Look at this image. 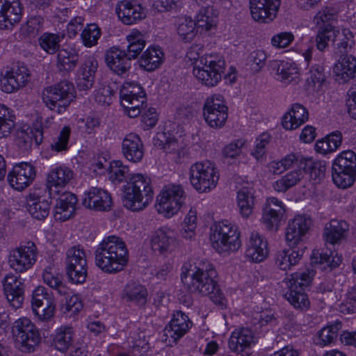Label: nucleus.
<instances>
[{"label": "nucleus", "instance_id": "obj_38", "mask_svg": "<svg viewBox=\"0 0 356 356\" xmlns=\"http://www.w3.org/2000/svg\"><path fill=\"white\" fill-rule=\"evenodd\" d=\"M218 13L212 6L202 7L197 13L195 23L197 28L205 31L215 28L218 22Z\"/></svg>", "mask_w": 356, "mask_h": 356}, {"label": "nucleus", "instance_id": "obj_24", "mask_svg": "<svg viewBox=\"0 0 356 356\" xmlns=\"http://www.w3.org/2000/svg\"><path fill=\"white\" fill-rule=\"evenodd\" d=\"M177 233L168 227L156 229L151 238L152 248L160 253L170 252L177 245Z\"/></svg>", "mask_w": 356, "mask_h": 356}, {"label": "nucleus", "instance_id": "obj_5", "mask_svg": "<svg viewBox=\"0 0 356 356\" xmlns=\"http://www.w3.org/2000/svg\"><path fill=\"white\" fill-rule=\"evenodd\" d=\"M240 236L238 227L227 220L216 222L210 229L211 246L219 254L237 251L241 246Z\"/></svg>", "mask_w": 356, "mask_h": 356}, {"label": "nucleus", "instance_id": "obj_46", "mask_svg": "<svg viewBox=\"0 0 356 356\" xmlns=\"http://www.w3.org/2000/svg\"><path fill=\"white\" fill-rule=\"evenodd\" d=\"M44 19L39 15L31 16L21 25L20 34L26 38H34L43 29Z\"/></svg>", "mask_w": 356, "mask_h": 356}, {"label": "nucleus", "instance_id": "obj_22", "mask_svg": "<svg viewBox=\"0 0 356 356\" xmlns=\"http://www.w3.org/2000/svg\"><path fill=\"white\" fill-rule=\"evenodd\" d=\"M193 322L189 317L181 310L174 312L170 323L165 328V334L174 342L183 337L192 327Z\"/></svg>", "mask_w": 356, "mask_h": 356}, {"label": "nucleus", "instance_id": "obj_63", "mask_svg": "<svg viewBox=\"0 0 356 356\" xmlns=\"http://www.w3.org/2000/svg\"><path fill=\"white\" fill-rule=\"evenodd\" d=\"M297 68H271L270 74L277 81L289 84L298 77Z\"/></svg>", "mask_w": 356, "mask_h": 356}, {"label": "nucleus", "instance_id": "obj_39", "mask_svg": "<svg viewBox=\"0 0 356 356\" xmlns=\"http://www.w3.org/2000/svg\"><path fill=\"white\" fill-rule=\"evenodd\" d=\"M177 32L184 42H191L197 33L195 21L191 17L181 16L176 21Z\"/></svg>", "mask_w": 356, "mask_h": 356}, {"label": "nucleus", "instance_id": "obj_12", "mask_svg": "<svg viewBox=\"0 0 356 356\" xmlns=\"http://www.w3.org/2000/svg\"><path fill=\"white\" fill-rule=\"evenodd\" d=\"M38 248L29 241L11 250L8 255L10 267L17 273H24L31 268L37 261Z\"/></svg>", "mask_w": 356, "mask_h": 356}, {"label": "nucleus", "instance_id": "obj_42", "mask_svg": "<svg viewBox=\"0 0 356 356\" xmlns=\"http://www.w3.org/2000/svg\"><path fill=\"white\" fill-rule=\"evenodd\" d=\"M15 117L6 105L0 104V138L8 137L15 127Z\"/></svg>", "mask_w": 356, "mask_h": 356}, {"label": "nucleus", "instance_id": "obj_44", "mask_svg": "<svg viewBox=\"0 0 356 356\" xmlns=\"http://www.w3.org/2000/svg\"><path fill=\"white\" fill-rule=\"evenodd\" d=\"M193 75L202 84L213 87L221 80V74L216 68H193Z\"/></svg>", "mask_w": 356, "mask_h": 356}, {"label": "nucleus", "instance_id": "obj_33", "mask_svg": "<svg viewBox=\"0 0 356 356\" xmlns=\"http://www.w3.org/2000/svg\"><path fill=\"white\" fill-rule=\"evenodd\" d=\"M26 208L33 218L44 220L49 214L51 204L45 197L30 193L26 199Z\"/></svg>", "mask_w": 356, "mask_h": 356}, {"label": "nucleus", "instance_id": "obj_43", "mask_svg": "<svg viewBox=\"0 0 356 356\" xmlns=\"http://www.w3.org/2000/svg\"><path fill=\"white\" fill-rule=\"evenodd\" d=\"M332 177L334 184L339 188H347L353 185L356 180V172L347 171L332 164Z\"/></svg>", "mask_w": 356, "mask_h": 356}, {"label": "nucleus", "instance_id": "obj_61", "mask_svg": "<svg viewBox=\"0 0 356 356\" xmlns=\"http://www.w3.org/2000/svg\"><path fill=\"white\" fill-rule=\"evenodd\" d=\"M100 35V29L95 24H88L81 34L84 45L88 47L95 45Z\"/></svg>", "mask_w": 356, "mask_h": 356}, {"label": "nucleus", "instance_id": "obj_51", "mask_svg": "<svg viewBox=\"0 0 356 356\" xmlns=\"http://www.w3.org/2000/svg\"><path fill=\"white\" fill-rule=\"evenodd\" d=\"M66 267L76 268L87 264L86 252L81 245L73 246L66 253Z\"/></svg>", "mask_w": 356, "mask_h": 356}, {"label": "nucleus", "instance_id": "obj_11", "mask_svg": "<svg viewBox=\"0 0 356 356\" xmlns=\"http://www.w3.org/2000/svg\"><path fill=\"white\" fill-rule=\"evenodd\" d=\"M121 105L130 118L138 116L147 106L146 93L136 83H125L120 90Z\"/></svg>", "mask_w": 356, "mask_h": 356}, {"label": "nucleus", "instance_id": "obj_52", "mask_svg": "<svg viewBox=\"0 0 356 356\" xmlns=\"http://www.w3.org/2000/svg\"><path fill=\"white\" fill-rule=\"evenodd\" d=\"M96 68H79L76 73L75 81L78 88L81 90H87L94 84Z\"/></svg>", "mask_w": 356, "mask_h": 356}, {"label": "nucleus", "instance_id": "obj_49", "mask_svg": "<svg viewBox=\"0 0 356 356\" xmlns=\"http://www.w3.org/2000/svg\"><path fill=\"white\" fill-rule=\"evenodd\" d=\"M164 53L159 46L149 47L142 54L140 58V67H146L149 65L157 67L163 63Z\"/></svg>", "mask_w": 356, "mask_h": 356}, {"label": "nucleus", "instance_id": "obj_14", "mask_svg": "<svg viewBox=\"0 0 356 356\" xmlns=\"http://www.w3.org/2000/svg\"><path fill=\"white\" fill-rule=\"evenodd\" d=\"M312 220L306 214L296 216L289 220L286 229V240L289 247L305 245L304 241L312 227Z\"/></svg>", "mask_w": 356, "mask_h": 356}, {"label": "nucleus", "instance_id": "obj_37", "mask_svg": "<svg viewBox=\"0 0 356 356\" xmlns=\"http://www.w3.org/2000/svg\"><path fill=\"white\" fill-rule=\"evenodd\" d=\"M147 297V289L137 282L128 283L123 289L122 298L139 306H143L146 303Z\"/></svg>", "mask_w": 356, "mask_h": 356}, {"label": "nucleus", "instance_id": "obj_6", "mask_svg": "<svg viewBox=\"0 0 356 356\" xmlns=\"http://www.w3.org/2000/svg\"><path fill=\"white\" fill-rule=\"evenodd\" d=\"M189 175L191 185L199 193H209L214 189L220 177L215 163L209 160L197 161L191 165Z\"/></svg>", "mask_w": 356, "mask_h": 356}, {"label": "nucleus", "instance_id": "obj_48", "mask_svg": "<svg viewBox=\"0 0 356 356\" xmlns=\"http://www.w3.org/2000/svg\"><path fill=\"white\" fill-rule=\"evenodd\" d=\"M63 38L62 34L44 33L38 38V44L47 54H54L59 49Z\"/></svg>", "mask_w": 356, "mask_h": 356}, {"label": "nucleus", "instance_id": "obj_60", "mask_svg": "<svg viewBox=\"0 0 356 356\" xmlns=\"http://www.w3.org/2000/svg\"><path fill=\"white\" fill-rule=\"evenodd\" d=\"M114 95V89L102 84L94 91V99L100 106H109L113 101Z\"/></svg>", "mask_w": 356, "mask_h": 356}, {"label": "nucleus", "instance_id": "obj_13", "mask_svg": "<svg viewBox=\"0 0 356 356\" xmlns=\"http://www.w3.org/2000/svg\"><path fill=\"white\" fill-rule=\"evenodd\" d=\"M203 115L210 127H222L228 117L227 107L223 97L220 95H213L208 97L204 104Z\"/></svg>", "mask_w": 356, "mask_h": 356}, {"label": "nucleus", "instance_id": "obj_34", "mask_svg": "<svg viewBox=\"0 0 356 356\" xmlns=\"http://www.w3.org/2000/svg\"><path fill=\"white\" fill-rule=\"evenodd\" d=\"M309 118L307 110L300 104H294L282 118V126L286 130H293L304 124Z\"/></svg>", "mask_w": 356, "mask_h": 356}, {"label": "nucleus", "instance_id": "obj_36", "mask_svg": "<svg viewBox=\"0 0 356 356\" xmlns=\"http://www.w3.org/2000/svg\"><path fill=\"white\" fill-rule=\"evenodd\" d=\"M75 333L72 327L62 325L57 328L53 337V346L58 351L65 353L72 345Z\"/></svg>", "mask_w": 356, "mask_h": 356}, {"label": "nucleus", "instance_id": "obj_41", "mask_svg": "<svg viewBox=\"0 0 356 356\" xmlns=\"http://www.w3.org/2000/svg\"><path fill=\"white\" fill-rule=\"evenodd\" d=\"M302 177L303 171L300 169L298 170L291 171L275 181L273 184V187L277 192L285 193L289 188L296 186Z\"/></svg>", "mask_w": 356, "mask_h": 356}, {"label": "nucleus", "instance_id": "obj_9", "mask_svg": "<svg viewBox=\"0 0 356 356\" xmlns=\"http://www.w3.org/2000/svg\"><path fill=\"white\" fill-rule=\"evenodd\" d=\"M185 199V191L181 185H165L156 197V210L165 217L170 218L179 212Z\"/></svg>", "mask_w": 356, "mask_h": 356}, {"label": "nucleus", "instance_id": "obj_29", "mask_svg": "<svg viewBox=\"0 0 356 356\" xmlns=\"http://www.w3.org/2000/svg\"><path fill=\"white\" fill-rule=\"evenodd\" d=\"M77 198L70 192L62 193L56 201L54 216L56 221L63 222L69 220L74 213Z\"/></svg>", "mask_w": 356, "mask_h": 356}, {"label": "nucleus", "instance_id": "obj_23", "mask_svg": "<svg viewBox=\"0 0 356 356\" xmlns=\"http://www.w3.org/2000/svg\"><path fill=\"white\" fill-rule=\"evenodd\" d=\"M3 291L8 302L15 309L22 307L24 298V284L17 276L9 274L3 280Z\"/></svg>", "mask_w": 356, "mask_h": 356}, {"label": "nucleus", "instance_id": "obj_19", "mask_svg": "<svg viewBox=\"0 0 356 356\" xmlns=\"http://www.w3.org/2000/svg\"><path fill=\"white\" fill-rule=\"evenodd\" d=\"M112 203L110 193L98 187H91L86 191L82 198V204L84 207L98 211L110 210Z\"/></svg>", "mask_w": 356, "mask_h": 356}, {"label": "nucleus", "instance_id": "obj_32", "mask_svg": "<svg viewBox=\"0 0 356 356\" xmlns=\"http://www.w3.org/2000/svg\"><path fill=\"white\" fill-rule=\"evenodd\" d=\"M349 232V224L342 220L333 219L327 224L323 236L326 243L334 245L346 238Z\"/></svg>", "mask_w": 356, "mask_h": 356}, {"label": "nucleus", "instance_id": "obj_28", "mask_svg": "<svg viewBox=\"0 0 356 356\" xmlns=\"http://www.w3.org/2000/svg\"><path fill=\"white\" fill-rule=\"evenodd\" d=\"M289 250H281L275 256V265L282 270H289L301 260L305 245L289 247Z\"/></svg>", "mask_w": 356, "mask_h": 356}, {"label": "nucleus", "instance_id": "obj_56", "mask_svg": "<svg viewBox=\"0 0 356 356\" xmlns=\"http://www.w3.org/2000/svg\"><path fill=\"white\" fill-rule=\"evenodd\" d=\"M283 216L280 209L276 211L268 207H264L262 210L261 222L269 230H277Z\"/></svg>", "mask_w": 356, "mask_h": 356}, {"label": "nucleus", "instance_id": "obj_58", "mask_svg": "<svg viewBox=\"0 0 356 356\" xmlns=\"http://www.w3.org/2000/svg\"><path fill=\"white\" fill-rule=\"evenodd\" d=\"M337 18L334 9L332 8H323L314 17V23L319 28L332 26V23Z\"/></svg>", "mask_w": 356, "mask_h": 356}, {"label": "nucleus", "instance_id": "obj_10", "mask_svg": "<svg viewBox=\"0 0 356 356\" xmlns=\"http://www.w3.org/2000/svg\"><path fill=\"white\" fill-rule=\"evenodd\" d=\"M12 332L16 345L22 352H33L40 342L38 329L28 318L22 317L16 320Z\"/></svg>", "mask_w": 356, "mask_h": 356}, {"label": "nucleus", "instance_id": "obj_15", "mask_svg": "<svg viewBox=\"0 0 356 356\" xmlns=\"http://www.w3.org/2000/svg\"><path fill=\"white\" fill-rule=\"evenodd\" d=\"M32 309L38 318L43 321L51 320L55 313L56 303L53 295L44 286H38L33 292Z\"/></svg>", "mask_w": 356, "mask_h": 356}, {"label": "nucleus", "instance_id": "obj_16", "mask_svg": "<svg viewBox=\"0 0 356 356\" xmlns=\"http://www.w3.org/2000/svg\"><path fill=\"white\" fill-rule=\"evenodd\" d=\"M280 0H250V9L254 20L269 23L276 17Z\"/></svg>", "mask_w": 356, "mask_h": 356}, {"label": "nucleus", "instance_id": "obj_26", "mask_svg": "<svg viewBox=\"0 0 356 356\" xmlns=\"http://www.w3.org/2000/svg\"><path fill=\"white\" fill-rule=\"evenodd\" d=\"M115 12L119 19L127 25L135 24L146 16L141 6L130 0H122L118 2L115 7Z\"/></svg>", "mask_w": 356, "mask_h": 356}, {"label": "nucleus", "instance_id": "obj_40", "mask_svg": "<svg viewBox=\"0 0 356 356\" xmlns=\"http://www.w3.org/2000/svg\"><path fill=\"white\" fill-rule=\"evenodd\" d=\"M129 43L127 55L129 59H136L146 45L145 35L137 29H133L126 37Z\"/></svg>", "mask_w": 356, "mask_h": 356}, {"label": "nucleus", "instance_id": "obj_47", "mask_svg": "<svg viewBox=\"0 0 356 356\" xmlns=\"http://www.w3.org/2000/svg\"><path fill=\"white\" fill-rule=\"evenodd\" d=\"M341 328V323L340 321H336L333 324L323 327L319 331L315 343L321 346L331 344L337 339Z\"/></svg>", "mask_w": 356, "mask_h": 356}, {"label": "nucleus", "instance_id": "obj_18", "mask_svg": "<svg viewBox=\"0 0 356 356\" xmlns=\"http://www.w3.org/2000/svg\"><path fill=\"white\" fill-rule=\"evenodd\" d=\"M36 175L34 167L29 163L16 164L8 173V181L15 190L22 191L29 186Z\"/></svg>", "mask_w": 356, "mask_h": 356}, {"label": "nucleus", "instance_id": "obj_3", "mask_svg": "<svg viewBox=\"0 0 356 356\" xmlns=\"http://www.w3.org/2000/svg\"><path fill=\"white\" fill-rule=\"evenodd\" d=\"M123 191L124 206L134 211L145 209L154 197L150 178L141 173L131 175L123 186Z\"/></svg>", "mask_w": 356, "mask_h": 356}, {"label": "nucleus", "instance_id": "obj_7", "mask_svg": "<svg viewBox=\"0 0 356 356\" xmlns=\"http://www.w3.org/2000/svg\"><path fill=\"white\" fill-rule=\"evenodd\" d=\"M76 97V91L72 82L62 81L47 87L42 92V100L47 107L58 114L63 113Z\"/></svg>", "mask_w": 356, "mask_h": 356}, {"label": "nucleus", "instance_id": "obj_54", "mask_svg": "<svg viewBox=\"0 0 356 356\" xmlns=\"http://www.w3.org/2000/svg\"><path fill=\"white\" fill-rule=\"evenodd\" d=\"M337 34H339V31L333 26L319 28L316 37L317 49L321 51H324L327 47L329 42L334 40Z\"/></svg>", "mask_w": 356, "mask_h": 356}, {"label": "nucleus", "instance_id": "obj_21", "mask_svg": "<svg viewBox=\"0 0 356 356\" xmlns=\"http://www.w3.org/2000/svg\"><path fill=\"white\" fill-rule=\"evenodd\" d=\"M30 74L28 68H11L10 71L1 73L0 88L6 93H12L25 86Z\"/></svg>", "mask_w": 356, "mask_h": 356}, {"label": "nucleus", "instance_id": "obj_25", "mask_svg": "<svg viewBox=\"0 0 356 356\" xmlns=\"http://www.w3.org/2000/svg\"><path fill=\"white\" fill-rule=\"evenodd\" d=\"M268 255V243L257 232H252L246 245L245 257L250 261L259 263Z\"/></svg>", "mask_w": 356, "mask_h": 356}, {"label": "nucleus", "instance_id": "obj_35", "mask_svg": "<svg viewBox=\"0 0 356 356\" xmlns=\"http://www.w3.org/2000/svg\"><path fill=\"white\" fill-rule=\"evenodd\" d=\"M254 193L251 187H243L237 192V207L244 219L249 218L253 213L256 204Z\"/></svg>", "mask_w": 356, "mask_h": 356}, {"label": "nucleus", "instance_id": "obj_20", "mask_svg": "<svg viewBox=\"0 0 356 356\" xmlns=\"http://www.w3.org/2000/svg\"><path fill=\"white\" fill-rule=\"evenodd\" d=\"M22 7L19 0H0V29H11L21 20Z\"/></svg>", "mask_w": 356, "mask_h": 356}, {"label": "nucleus", "instance_id": "obj_55", "mask_svg": "<svg viewBox=\"0 0 356 356\" xmlns=\"http://www.w3.org/2000/svg\"><path fill=\"white\" fill-rule=\"evenodd\" d=\"M341 262V258L337 252H330L319 253L318 251H314L312 255V263L319 264H326V266L332 268L339 266Z\"/></svg>", "mask_w": 356, "mask_h": 356}, {"label": "nucleus", "instance_id": "obj_62", "mask_svg": "<svg viewBox=\"0 0 356 356\" xmlns=\"http://www.w3.org/2000/svg\"><path fill=\"white\" fill-rule=\"evenodd\" d=\"M70 134L71 129L70 127H63L58 135L53 140L51 144V149L57 152L67 151L69 148L68 143Z\"/></svg>", "mask_w": 356, "mask_h": 356}, {"label": "nucleus", "instance_id": "obj_31", "mask_svg": "<svg viewBox=\"0 0 356 356\" xmlns=\"http://www.w3.org/2000/svg\"><path fill=\"white\" fill-rule=\"evenodd\" d=\"M255 343V337L251 330L243 327L234 330L229 340V349L237 353L245 352Z\"/></svg>", "mask_w": 356, "mask_h": 356}, {"label": "nucleus", "instance_id": "obj_64", "mask_svg": "<svg viewBox=\"0 0 356 356\" xmlns=\"http://www.w3.org/2000/svg\"><path fill=\"white\" fill-rule=\"evenodd\" d=\"M270 141V136L268 133H263L255 140V145L252 155L257 160L262 159L266 154L267 145Z\"/></svg>", "mask_w": 356, "mask_h": 356}, {"label": "nucleus", "instance_id": "obj_27", "mask_svg": "<svg viewBox=\"0 0 356 356\" xmlns=\"http://www.w3.org/2000/svg\"><path fill=\"white\" fill-rule=\"evenodd\" d=\"M144 145L140 136L134 133L127 134L122 141V153L130 162L138 163L144 156Z\"/></svg>", "mask_w": 356, "mask_h": 356}, {"label": "nucleus", "instance_id": "obj_53", "mask_svg": "<svg viewBox=\"0 0 356 356\" xmlns=\"http://www.w3.org/2000/svg\"><path fill=\"white\" fill-rule=\"evenodd\" d=\"M129 171V167L121 161H113L109 164V179L115 184H120L128 177Z\"/></svg>", "mask_w": 356, "mask_h": 356}, {"label": "nucleus", "instance_id": "obj_2", "mask_svg": "<svg viewBox=\"0 0 356 356\" xmlns=\"http://www.w3.org/2000/svg\"><path fill=\"white\" fill-rule=\"evenodd\" d=\"M128 257L125 243L115 235L105 237L95 251L96 266L110 274L121 271L127 265Z\"/></svg>", "mask_w": 356, "mask_h": 356}, {"label": "nucleus", "instance_id": "obj_17", "mask_svg": "<svg viewBox=\"0 0 356 356\" xmlns=\"http://www.w3.org/2000/svg\"><path fill=\"white\" fill-rule=\"evenodd\" d=\"M154 145L163 149L166 154H171L175 161L179 160L187 154V147L183 140L175 138L170 133H157L154 138Z\"/></svg>", "mask_w": 356, "mask_h": 356}, {"label": "nucleus", "instance_id": "obj_45", "mask_svg": "<svg viewBox=\"0 0 356 356\" xmlns=\"http://www.w3.org/2000/svg\"><path fill=\"white\" fill-rule=\"evenodd\" d=\"M300 168L309 174L310 178L314 181H320L325 177V165L321 161L312 159H305L300 161Z\"/></svg>", "mask_w": 356, "mask_h": 356}, {"label": "nucleus", "instance_id": "obj_50", "mask_svg": "<svg viewBox=\"0 0 356 356\" xmlns=\"http://www.w3.org/2000/svg\"><path fill=\"white\" fill-rule=\"evenodd\" d=\"M104 59L108 67L127 65V61L131 60L127 53L116 47H111L106 51Z\"/></svg>", "mask_w": 356, "mask_h": 356}, {"label": "nucleus", "instance_id": "obj_8", "mask_svg": "<svg viewBox=\"0 0 356 356\" xmlns=\"http://www.w3.org/2000/svg\"><path fill=\"white\" fill-rule=\"evenodd\" d=\"M42 278L44 282L54 289L60 296L65 298V303L61 307L64 314H76L83 309L81 298L72 294L71 289L63 281L60 274L54 273L51 268H47L43 271Z\"/></svg>", "mask_w": 356, "mask_h": 356}, {"label": "nucleus", "instance_id": "obj_1", "mask_svg": "<svg viewBox=\"0 0 356 356\" xmlns=\"http://www.w3.org/2000/svg\"><path fill=\"white\" fill-rule=\"evenodd\" d=\"M217 272L208 260L202 259L193 265L185 263L182 266L181 279L191 291L208 296L221 309L227 307V301L218 288Z\"/></svg>", "mask_w": 356, "mask_h": 356}, {"label": "nucleus", "instance_id": "obj_4", "mask_svg": "<svg viewBox=\"0 0 356 356\" xmlns=\"http://www.w3.org/2000/svg\"><path fill=\"white\" fill-rule=\"evenodd\" d=\"M315 274L316 270L313 268H307L285 277L284 281L288 291L284 296L295 308L301 310L309 308L310 302L305 290L312 283Z\"/></svg>", "mask_w": 356, "mask_h": 356}, {"label": "nucleus", "instance_id": "obj_57", "mask_svg": "<svg viewBox=\"0 0 356 356\" xmlns=\"http://www.w3.org/2000/svg\"><path fill=\"white\" fill-rule=\"evenodd\" d=\"M332 164L347 171L356 172V154L352 150L343 151L334 160Z\"/></svg>", "mask_w": 356, "mask_h": 356}, {"label": "nucleus", "instance_id": "obj_59", "mask_svg": "<svg viewBox=\"0 0 356 356\" xmlns=\"http://www.w3.org/2000/svg\"><path fill=\"white\" fill-rule=\"evenodd\" d=\"M33 138L37 145L40 144L43 139L42 131L40 129H35L34 132L31 131V136L26 131H20L17 135V143L21 148L26 149L31 147Z\"/></svg>", "mask_w": 356, "mask_h": 356}, {"label": "nucleus", "instance_id": "obj_30", "mask_svg": "<svg viewBox=\"0 0 356 356\" xmlns=\"http://www.w3.org/2000/svg\"><path fill=\"white\" fill-rule=\"evenodd\" d=\"M74 177L73 171L66 166H56L52 168L47 175V187L50 193H58L65 187Z\"/></svg>", "mask_w": 356, "mask_h": 356}]
</instances>
